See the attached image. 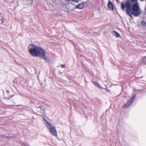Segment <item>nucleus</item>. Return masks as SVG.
Listing matches in <instances>:
<instances>
[{"label":"nucleus","mask_w":146,"mask_h":146,"mask_svg":"<svg viewBox=\"0 0 146 146\" xmlns=\"http://www.w3.org/2000/svg\"><path fill=\"white\" fill-rule=\"evenodd\" d=\"M22 145L24 146H30L27 143H23Z\"/></svg>","instance_id":"nucleus-14"},{"label":"nucleus","mask_w":146,"mask_h":146,"mask_svg":"<svg viewBox=\"0 0 146 146\" xmlns=\"http://www.w3.org/2000/svg\"><path fill=\"white\" fill-rule=\"evenodd\" d=\"M141 1H144V0H140Z\"/></svg>","instance_id":"nucleus-19"},{"label":"nucleus","mask_w":146,"mask_h":146,"mask_svg":"<svg viewBox=\"0 0 146 146\" xmlns=\"http://www.w3.org/2000/svg\"><path fill=\"white\" fill-rule=\"evenodd\" d=\"M84 5L83 3L80 4L76 6V8L77 9H82L84 7Z\"/></svg>","instance_id":"nucleus-7"},{"label":"nucleus","mask_w":146,"mask_h":146,"mask_svg":"<svg viewBox=\"0 0 146 146\" xmlns=\"http://www.w3.org/2000/svg\"><path fill=\"white\" fill-rule=\"evenodd\" d=\"M72 1L76 2V3H77L78 2L80 1H81V0H71Z\"/></svg>","instance_id":"nucleus-15"},{"label":"nucleus","mask_w":146,"mask_h":146,"mask_svg":"<svg viewBox=\"0 0 146 146\" xmlns=\"http://www.w3.org/2000/svg\"><path fill=\"white\" fill-rule=\"evenodd\" d=\"M144 13L145 14H146V7H145V11H144Z\"/></svg>","instance_id":"nucleus-18"},{"label":"nucleus","mask_w":146,"mask_h":146,"mask_svg":"<svg viewBox=\"0 0 146 146\" xmlns=\"http://www.w3.org/2000/svg\"><path fill=\"white\" fill-rule=\"evenodd\" d=\"M132 1L134 2L135 3H137V0H131Z\"/></svg>","instance_id":"nucleus-17"},{"label":"nucleus","mask_w":146,"mask_h":146,"mask_svg":"<svg viewBox=\"0 0 146 146\" xmlns=\"http://www.w3.org/2000/svg\"><path fill=\"white\" fill-rule=\"evenodd\" d=\"M121 7L123 11L125 10V7L127 13L131 17H132L131 14L135 16H137L141 13V10L139 9L137 3H135L132 6V9H131V4L129 1H127L125 5L123 3H121Z\"/></svg>","instance_id":"nucleus-1"},{"label":"nucleus","mask_w":146,"mask_h":146,"mask_svg":"<svg viewBox=\"0 0 146 146\" xmlns=\"http://www.w3.org/2000/svg\"><path fill=\"white\" fill-rule=\"evenodd\" d=\"M135 95H134L133 97L131 98L130 100L128 101L125 104L123 105V107L125 108H127L131 104L133 103L135 100Z\"/></svg>","instance_id":"nucleus-4"},{"label":"nucleus","mask_w":146,"mask_h":146,"mask_svg":"<svg viewBox=\"0 0 146 146\" xmlns=\"http://www.w3.org/2000/svg\"><path fill=\"white\" fill-rule=\"evenodd\" d=\"M61 1L64 5H65L68 2V0H61Z\"/></svg>","instance_id":"nucleus-10"},{"label":"nucleus","mask_w":146,"mask_h":146,"mask_svg":"<svg viewBox=\"0 0 146 146\" xmlns=\"http://www.w3.org/2000/svg\"><path fill=\"white\" fill-rule=\"evenodd\" d=\"M141 24L143 26H146V23L145 22V21H142L141 22Z\"/></svg>","instance_id":"nucleus-11"},{"label":"nucleus","mask_w":146,"mask_h":146,"mask_svg":"<svg viewBox=\"0 0 146 146\" xmlns=\"http://www.w3.org/2000/svg\"><path fill=\"white\" fill-rule=\"evenodd\" d=\"M92 82L94 85L97 86L98 88L100 89H103V88L101 87V85H100L97 82L94 81H92Z\"/></svg>","instance_id":"nucleus-8"},{"label":"nucleus","mask_w":146,"mask_h":146,"mask_svg":"<svg viewBox=\"0 0 146 146\" xmlns=\"http://www.w3.org/2000/svg\"><path fill=\"white\" fill-rule=\"evenodd\" d=\"M3 20L2 17H0V24H2L3 23Z\"/></svg>","instance_id":"nucleus-12"},{"label":"nucleus","mask_w":146,"mask_h":146,"mask_svg":"<svg viewBox=\"0 0 146 146\" xmlns=\"http://www.w3.org/2000/svg\"><path fill=\"white\" fill-rule=\"evenodd\" d=\"M108 9L110 10L114 9V6L111 2L109 1L108 5Z\"/></svg>","instance_id":"nucleus-5"},{"label":"nucleus","mask_w":146,"mask_h":146,"mask_svg":"<svg viewBox=\"0 0 146 146\" xmlns=\"http://www.w3.org/2000/svg\"><path fill=\"white\" fill-rule=\"evenodd\" d=\"M112 35H113L115 36L116 37H119L120 36L119 33L115 31L112 32Z\"/></svg>","instance_id":"nucleus-6"},{"label":"nucleus","mask_w":146,"mask_h":146,"mask_svg":"<svg viewBox=\"0 0 146 146\" xmlns=\"http://www.w3.org/2000/svg\"><path fill=\"white\" fill-rule=\"evenodd\" d=\"M143 61L146 64V56H144L143 58Z\"/></svg>","instance_id":"nucleus-13"},{"label":"nucleus","mask_w":146,"mask_h":146,"mask_svg":"<svg viewBox=\"0 0 146 146\" xmlns=\"http://www.w3.org/2000/svg\"><path fill=\"white\" fill-rule=\"evenodd\" d=\"M43 121L46 127L48 129V131L50 132L52 135L54 136H57V132L55 127L52 125L50 123L47 121L44 118L43 119Z\"/></svg>","instance_id":"nucleus-3"},{"label":"nucleus","mask_w":146,"mask_h":146,"mask_svg":"<svg viewBox=\"0 0 146 146\" xmlns=\"http://www.w3.org/2000/svg\"><path fill=\"white\" fill-rule=\"evenodd\" d=\"M118 0H117V1H118Z\"/></svg>","instance_id":"nucleus-20"},{"label":"nucleus","mask_w":146,"mask_h":146,"mask_svg":"<svg viewBox=\"0 0 146 146\" xmlns=\"http://www.w3.org/2000/svg\"><path fill=\"white\" fill-rule=\"evenodd\" d=\"M42 58L44 59L46 62L49 63L50 62V60L45 56H44V57H42Z\"/></svg>","instance_id":"nucleus-9"},{"label":"nucleus","mask_w":146,"mask_h":146,"mask_svg":"<svg viewBox=\"0 0 146 146\" xmlns=\"http://www.w3.org/2000/svg\"><path fill=\"white\" fill-rule=\"evenodd\" d=\"M28 48L29 53L32 56L41 58L46 56V52L44 49L40 47L35 46L33 44H30Z\"/></svg>","instance_id":"nucleus-2"},{"label":"nucleus","mask_w":146,"mask_h":146,"mask_svg":"<svg viewBox=\"0 0 146 146\" xmlns=\"http://www.w3.org/2000/svg\"><path fill=\"white\" fill-rule=\"evenodd\" d=\"M62 68H65L66 67V66L65 64H63L61 65Z\"/></svg>","instance_id":"nucleus-16"}]
</instances>
